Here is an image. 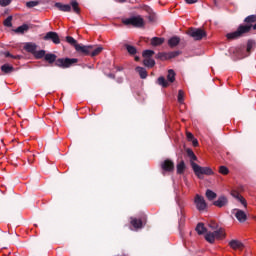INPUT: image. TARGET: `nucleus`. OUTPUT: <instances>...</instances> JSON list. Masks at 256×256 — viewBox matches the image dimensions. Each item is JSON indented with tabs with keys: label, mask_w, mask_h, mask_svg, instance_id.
Returning <instances> with one entry per match:
<instances>
[{
	"label": "nucleus",
	"mask_w": 256,
	"mask_h": 256,
	"mask_svg": "<svg viewBox=\"0 0 256 256\" xmlns=\"http://www.w3.org/2000/svg\"><path fill=\"white\" fill-rule=\"evenodd\" d=\"M163 43H165V38L153 37L151 39V45H153V47H159V45H163Z\"/></svg>",
	"instance_id": "18"
},
{
	"label": "nucleus",
	"mask_w": 256,
	"mask_h": 256,
	"mask_svg": "<svg viewBox=\"0 0 256 256\" xmlns=\"http://www.w3.org/2000/svg\"><path fill=\"white\" fill-rule=\"evenodd\" d=\"M70 5H71L74 13H77V15H79L81 13V8H79V2H77V0H72L70 2Z\"/></svg>",
	"instance_id": "25"
},
{
	"label": "nucleus",
	"mask_w": 256,
	"mask_h": 256,
	"mask_svg": "<svg viewBox=\"0 0 256 256\" xmlns=\"http://www.w3.org/2000/svg\"><path fill=\"white\" fill-rule=\"evenodd\" d=\"M187 156L190 158V163H195L194 161H197V156L195 155V152L191 149L186 150Z\"/></svg>",
	"instance_id": "31"
},
{
	"label": "nucleus",
	"mask_w": 256,
	"mask_h": 256,
	"mask_svg": "<svg viewBox=\"0 0 256 256\" xmlns=\"http://www.w3.org/2000/svg\"><path fill=\"white\" fill-rule=\"evenodd\" d=\"M187 139L189 140V141H193V134L191 133V132H187Z\"/></svg>",
	"instance_id": "48"
},
{
	"label": "nucleus",
	"mask_w": 256,
	"mask_h": 256,
	"mask_svg": "<svg viewBox=\"0 0 256 256\" xmlns=\"http://www.w3.org/2000/svg\"><path fill=\"white\" fill-rule=\"evenodd\" d=\"M135 61H139V56H135Z\"/></svg>",
	"instance_id": "54"
},
{
	"label": "nucleus",
	"mask_w": 256,
	"mask_h": 256,
	"mask_svg": "<svg viewBox=\"0 0 256 256\" xmlns=\"http://www.w3.org/2000/svg\"><path fill=\"white\" fill-rule=\"evenodd\" d=\"M156 59H160L161 61L169 60V52H159L156 55Z\"/></svg>",
	"instance_id": "30"
},
{
	"label": "nucleus",
	"mask_w": 256,
	"mask_h": 256,
	"mask_svg": "<svg viewBox=\"0 0 256 256\" xmlns=\"http://www.w3.org/2000/svg\"><path fill=\"white\" fill-rule=\"evenodd\" d=\"M243 37V33H227L226 38L228 41H235L237 39H241Z\"/></svg>",
	"instance_id": "16"
},
{
	"label": "nucleus",
	"mask_w": 256,
	"mask_h": 256,
	"mask_svg": "<svg viewBox=\"0 0 256 256\" xmlns=\"http://www.w3.org/2000/svg\"><path fill=\"white\" fill-rule=\"evenodd\" d=\"M136 73L139 74L141 79H147V69H145L144 67L141 66H137L135 69Z\"/></svg>",
	"instance_id": "17"
},
{
	"label": "nucleus",
	"mask_w": 256,
	"mask_h": 256,
	"mask_svg": "<svg viewBox=\"0 0 256 256\" xmlns=\"http://www.w3.org/2000/svg\"><path fill=\"white\" fill-rule=\"evenodd\" d=\"M235 217L240 223L247 221V214L243 210H236Z\"/></svg>",
	"instance_id": "11"
},
{
	"label": "nucleus",
	"mask_w": 256,
	"mask_h": 256,
	"mask_svg": "<svg viewBox=\"0 0 256 256\" xmlns=\"http://www.w3.org/2000/svg\"><path fill=\"white\" fill-rule=\"evenodd\" d=\"M209 227H210L211 229H217V224H216L215 222H211V223L209 224Z\"/></svg>",
	"instance_id": "50"
},
{
	"label": "nucleus",
	"mask_w": 256,
	"mask_h": 256,
	"mask_svg": "<svg viewBox=\"0 0 256 256\" xmlns=\"http://www.w3.org/2000/svg\"><path fill=\"white\" fill-rule=\"evenodd\" d=\"M161 168L168 172V173H171V171H174L175 169V164L173 163V161L167 159V160H164L162 163H161Z\"/></svg>",
	"instance_id": "8"
},
{
	"label": "nucleus",
	"mask_w": 256,
	"mask_h": 256,
	"mask_svg": "<svg viewBox=\"0 0 256 256\" xmlns=\"http://www.w3.org/2000/svg\"><path fill=\"white\" fill-rule=\"evenodd\" d=\"M232 197H234L235 199H238V201H240V203L242 205H244L245 207H247V202L245 201V198H243V196H241L239 193L237 192H232L231 193Z\"/></svg>",
	"instance_id": "28"
},
{
	"label": "nucleus",
	"mask_w": 256,
	"mask_h": 256,
	"mask_svg": "<svg viewBox=\"0 0 256 256\" xmlns=\"http://www.w3.org/2000/svg\"><path fill=\"white\" fill-rule=\"evenodd\" d=\"M35 59H43V57H45V50H40V51H35V53L33 54Z\"/></svg>",
	"instance_id": "39"
},
{
	"label": "nucleus",
	"mask_w": 256,
	"mask_h": 256,
	"mask_svg": "<svg viewBox=\"0 0 256 256\" xmlns=\"http://www.w3.org/2000/svg\"><path fill=\"white\" fill-rule=\"evenodd\" d=\"M194 41H201V39H205L207 37L206 33H190L189 34Z\"/></svg>",
	"instance_id": "22"
},
{
	"label": "nucleus",
	"mask_w": 256,
	"mask_h": 256,
	"mask_svg": "<svg viewBox=\"0 0 256 256\" xmlns=\"http://www.w3.org/2000/svg\"><path fill=\"white\" fill-rule=\"evenodd\" d=\"M186 33H206L205 30L203 28H193L190 27Z\"/></svg>",
	"instance_id": "37"
},
{
	"label": "nucleus",
	"mask_w": 256,
	"mask_h": 256,
	"mask_svg": "<svg viewBox=\"0 0 256 256\" xmlns=\"http://www.w3.org/2000/svg\"><path fill=\"white\" fill-rule=\"evenodd\" d=\"M127 0H118L119 3H125Z\"/></svg>",
	"instance_id": "53"
},
{
	"label": "nucleus",
	"mask_w": 256,
	"mask_h": 256,
	"mask_svg": "<svg viewBox=\"0 0 256 256\" xmlns=\"http://www.w3.org/2000/svg\"><path fill=\"white\" fill-rule=\"evenodd\" d=\"M55 7H57V9H59V11H63L64 13L71 12V5H69V4H62L60 2H57L55 4Z\"/></svg>",
	"instance_id": "13"
},
{
	"label": "nucleus",
	"mask_w": 256,
	"mask_h": 256,
	"mask_svg": "<svg viewBox=\"0 0 256 256\" xmlns=\"http://www.w3.org/2000/svg\"><path fill=\"white\" fill-rule=\"evenodd\" d=\"M34 27L35 26L33 24H23L15 30V33H25L27 31L33 30Z\"/></svg>",
	"instance_id": "10"
},
{
	"label": "nucleus",
	"mask_w": 256,
	"mask_h": 256,
	"mask_svg": "<svg viewBox=\"0 0 256 256\" xmlns=\"http://www.w3.org/2000/svg\"><path fill=\"white\" fill-rule=\"evenodd\" d=\"M147 12H148L149 23H157V14L155 12H153V9L148 8Z\"/></svg>",
	"instance_id": "15"
},
{
	"label": "nucleus",
	"mask_w": 256,
	"mask_h": 256,
	"mask_svg": "<svg viewBox=\"0 0 256 256\" xmlns=\"http://www.w3.org/2000/svg\"><path fill=\"white\" fill-rule=\"evenodd\" d=\"M143 63L145 67H149V68L155 67V61L152 58H145Z\"/></svg>",
	"instance_id": "34"
},
{
	"label": "nucleus",
	"mask_w": 256,
	"mask_h": 256,
	"mask_svg": "<svg viewBox=\"0 0 256 256\" xmlns=\"http://www.w3.org/2000/svg\"><path fill=\"white\" fill-rule=\"evenodd\" d=\"M229 247H231V249H234L235 251H237V249H243V244L239 240H231L229 242Z\"/></svg>",
	"instance_id": "14"
},
{
	"label": "nucleus",
	"mask_w": 256,
	"mask_h": 256,
	"mask_svg": "<svg viewBox=\"0 0 256 256\" xmlns=\"http://www.w3.org/2000/svg\"><path fill=\"white\" fill-rule=\"evenodd\" d=\"M76 51H78V53H84V55H90V57H97V55L103 51V46L76 45Z\"/></svg>",
	"instance_id": "3"
},
{
	"label": "nucleus",
	"mask_w": 256,
	"mask_h": 256,
	"mask_svg": "<svg viewBox=\"0 0 256 256\" xmlns=\"http://www.w3.org/2000/svg\"><path fill=\"white\" fill-rule=\"evenodd\" d=\"M24 49L25 51H27V53H31L32 55H34L35 51H37V44L33 42H28L24 45Z\"/></svg>",
	"instance_id": "12"
},
{
	"label": "nucleus",
	"mask_w": 256,
	"mask_h": 256,
	"mask_svg": "<svg viewBox=\"0 0 256 256\" xmlns=\"http://www.w3.org/2000/svg\"><path fill=\"white\" fill-rule=\"evenodd\" d=\"M255 47V40H248L246 45L237 47L235 52L237 59H245V57H249V55L255 51Z\"/></svg>",
	"instance_id": "2"
},
{
	"label": "nucleus",
	"mask_w": 256,
	"mask_h": 256,
	"mask_svg": "<svg viewBox=\"0 0 256 256\" xmlns=\"http://www.w3.org/2000/svg\"><path fill=\"white\" fill-rule=\"evenodd\" d=\"M179 55H181L179 51L168 52V59H175V57H179Z\"/></svg>",
	"instance_id": "42"
},
{
	"label": "nucleus",
	"mask_w": 256,
	"mask_h": 256,
	"mask_svg": "<svg viewBox=\"0 0 256 256\" xmlns=\"http://www.w3.org/2000/svg\"><path fill=\"white\" fill-rule=\"evenodd\" d=\"M1 71L5 75H7L9 73H13V71H15V68L12 65L4 64V65L1 66Z\"/></svg>",
	"instance_id": "19"
},
{
	"label": "nucleus",
	"mask_w": 256,
	"mask_h": 256,
	"mask_svg": "<svg viewBox=\"0 0 256 256\" xmlns=\"http://www.w3.org/2000/svg\"><path fill=\"white\" fill-rule=\"evenodd\" d=\"M192 143L194 147H197L199 145V141H197V139H193Z\"/></svg>",
	"instance_id": "52"
},
{
	"label": "nucleus",
	"mask_w": 256,
	"mask_h": 256,
	"mask_svg": "<svg viewBox=\"0 0 256 256\" xmlns=\"http://www.w3.org/2000/svg\"><path fill=\"white\" fill-rule=\"evenodd\" d=\"M191 167L198 179H203V175H214L213 169H211V167H201L195 162H191Z\"/></svg>",
	"instance_id": "5"
},
{
	"label": "nucleus",
	"mask_w": 256,
	"mask_h": 256,
	"mask_svg": "<svg viewBox=\"0 0 256 256\" xmlns=\"http://www.w3.org/2000/svg\"><path fill=\"white\" fill-rule=\"evenodd\" d=\"M158 85H161V87H169V82H167L165 77L161 76L158 78Z\"/></svg>",
	"instance_id": "38"
},
{
	"label": "nucleus",
	"mask_w": 256,
	"mask_h": 256,
	"mask_svg": "<svg viewBox=\"0 0 256 256\" xmlns=\"http://www.w3.org/2000/svg\"><path fill=\"white\" fill-rule=\"evenodd\" d=\"M205 196L208 201H215V199H217V193L213 192L211 189L206 190Z\"/></svg>",
	"instance_id": "21"
},
{
	"label": "nucleus",
	"mask_w": 256,
	"mask_h": 256,
	"mask_svg": "<svg viewBox=\"0 0 256 256\" xmlns=\"http://www.w3.org/2000/svg\"><path fill=\"white\" fill-rule=\"evenodd\" d=\"M180 225H183V223H185V216L182 214L180 221H179Z\"/></svg>",
	"instance_id": "51"
},
{
	"label": "nucleus",
	"mask_w": 256,
	"mask_h": 256,
	"mask_svg": "<svg viewBox=\"0 0 256 256\" xmlns=\"http://www.w3.org/2000/svg\"><path fill=\"white\" fill-rule=\"evenodd\" d=\"M167 80L169 83L175 82V71L173 69L168 70Z\"/></svg>",
	"instance_id": "35"
},
{
	"label": "nucleus",
	"mask_w": 256,
	"mask_h": 256,
	"mask_svg": "<svg viewBox=\"0 0 256 256\" xmlns=\"http://www.w3.org/2000/svg\"><path fill=\"white\" fill-rule=\"evenodd\" d=\"M219 173H221V175H228L229 174V168L226 167V166H220Z\"/></svg>",
	"instance_id": "44"
},
{
	"label": "nucleus",
	"mask_w": 256,
	"mask_h": 256,
	"mask_svg": "<svg viewBox=\"0 0 256 256\" xmlns=\"http://www.w3.org/2000/svg\"><path fill=\"white\" fill-rule=\"evenodd\" d=\"M205 239L206 241H208V243H215V235L213 234V232H207L205 235Z\"/></svg>",
	"instance_id": "36"
},
{
	"label": "nucleus",
	"mask_w": 256,
	"mask_h": 256,
	"mask_svg": "<svg viewBox=\"0 0 256 256\" xmlns=\"http://www.w3.org/2000/svg\"><path fill=\"white\" fill-rule=\"evenodd\" d=\"M45 61H48L50 64L55 63L56 67H61L62 69H67L71 67V65L77 63L76 58H59L57 59V55L48 53L44 56Z\"/></svg>",
	"instance_id": "1"
},
{
	"label": "nucleus",
	"mask_w": 256,
	"mask_h": 256,
	"mask_svg": "<svg viewBox=\"0 0 256 256\" xmlns=\"http://www.w3.org/2000/svg\"><path fill=\"white\" fill-rule=\"evenodd\" d=\"M122 23L123 25H126V27H135L136 29H141V27H144L145 25V20L143 17L138 15L129 18H123Z\"/></svg>",
	"instance_id": "4"
},
{
	"label": "nucleus",
	"mask_w": 256,
	"mask_h": 256,
	"mask_svg": "<svg viewBox=\"0 0 256 256\" xmlns=\"http://www.w3.org/2000/svg\"><path fill=\"white\" fill-rule=\"evenodd\" d=\"M181 39L179 37L174 36L168 40L169 47H177L178 43H180Z\"/></svg>",
	"instance_id": "26"
},
{
	"label": "nucleus",
	"mask_w": 256,
	"mask_h": 256,
	"mask_svg": "<svg viewBox=\"0 0 256 256\" xmlns=\"http://www.w3.org/2000/svg\"><path fill=\"white\" fill-rule=\"evenodd\" d=\"M194 204L200 213H203L207 211V201H205V198L199 194H196L194 197Z\"/></svg>",
	"instance_id": "6"
},
{
	"label": "nucleus",
	"mask_w": 256,
	"mask_h": 256,
	"mask_svg": "<svg viewBox=\"0 0 256 256\" xmlns=\"http://www.w3.org/2000/svg\"><path fill=\"white\" fill-rule=\"evenodd\" d=\"M184 101H185V92H183V90H179L178 91V103L183 104Z\"/></svg>",
	"instance_id": "40"
},
{
	"label": "nucleus",
	"mask_w": 256,
	"mask_h": 256,
	"mask_svg": "<svg viewBox=\"0 0 256 256\" xmlns=\"http://www.w3.org/2000/svg\"><path fill=\"white\" fill-rule=\"evenodd\" d=\"M212 205H214V207H218V209H223V207H227V205H229V198L226 195H220L215 201H213Z\"/></svg>",
	"instance_id": "7"
},
{
	"label": "nucleus",
	"mask_w": 256,
	"mask_h": 256,
	"mask_svg": "<svg viewBox=\"0 0 256 256\" xmlns=\"http://www.w3.org/2000/svg\"><path fill=\"white\" fill-rule=\"evenodd\" d=\"M44 41H52L55 45H59V43H61V39H59V35L57 33H47L44 36Z\"/></svg>",
	"instance_id": "9"
},
{
	"label": "nucleus",
	"mask_w": 256,
	"mask_h": 256,
	"mask_svg": "<svg viewBox=\"0 0 256 256\" xmlns=\"http://www.w3.org/2000/svg\"><path fill=\"white\" fill-rule=\"evenodd\" d=\"M244 23L245 24H241V25H254L253 23H256V14H252V15L247 16L244 19Z\"/></svg>",
	"instance_id": "20"
},
{
	"label": "nucleus",
	"mask_w": 256,
	"mask_h": 256,
	"mask_svg": "<svg viewBox=\"0 0 256 256\" xmlns=\"http://www.w3.org/2000/svg\"><path fill=\"white\" fill-rule=\"evenodd\" d=\"M131 225L134 229H141L143 227V221H141V219L132 218Z\"/></svg>",
	"instance_id": "23"
},
{
	"label": "nucleus",
	"mask_w": 256,
	"mask_h": 256,
	"mask_svg": "<svg viewBox=\"0 0 256 256\" xmlns=\"http://www.w3.org/2000/svg\"><path fill=\"white\" fill-rule=\"evenodd\" d=\"M176 169H177V173L178 175H183V173H185V161H180L177 166H176Z\"/></svg>",
	"instance_id": "27"
},
{
	"label": "nucleus",
	"mask_w": 256,
	"mask_h": 256,
	"mask_svg": "<svg viewBox=\"0 0 256 256\" xmlns=\"http://www.w3.org/2000/svg\"><path fill=\"white\" fill-rule=\"evenodd\" d=\"M196 231L198 235H203L204 233H207V228H205V225L203 223H198L196 226Z\"/></svg>",
	"instance_id": "29"
},
{
	"label": "nucleus",
	"mask_w": 256,
	"mask_h": 256,
	"mask_svg": "<svg viewBox=\"0 0 256 256\" xmlns=\"http://www.w3.org/2000/svg\"><path fill=\"white\" fill-rule=\"evenodd\" d=\"M6 57H11L12 59H18L19 56H13L11 53L7 52Z\"/></svg>",
	"instance_id": "49"
},
{
	"label": "nucleus",
	"mask_w": 256,
	"mask_h": 256,
	"mask_svg": "<svg viewBox=\"0 0 256 256\" xmlns=\"http://www.w3.org/2000/svg\"><path fill=\"white\" fill-rule=\"evenodd\" d=\"M66 41L67 43H70V45H74L75 47H77V45H81V44H77V40H75V38L71 36H67Z\"/></svg>",
	"instance_id": "41"
},
{
	"label": "nucleus",
	"mask_w": 256,
	"mask_h": 256,
	"mask_svg": "<svg viewBox=\"0 0 256 256\" xmlns=\"http://www.w3.org/2000/svg\"><path fill=\"white\" fill-rule=\"evenodd\" d=\"M37 5H39L38 1H29L26 3V7H28L29 9H32V7H37Z\"/></svg>",
	"instance_id": "45"
},
{
	"label": "nucleus",
	"mask_w": 256,
	"mask_h": 256,
	"mask_svg": "<svg viewBox=\"0 0 256 256\" xmlns=\"http://www.w3.org/2000/svg\"><path fill=\"white\" fill-rule=\"evenodd\" d=\"M214 234V239H225V231L222 228L212 232Z\"/></svg>",
	"instance_id": "24"
},
{
	"label": "nucleus",
	"mask_w": 256,
	"mask_h": 256,
	"mask_svg": "<svg viewBox=\"0 0 256 256\" xmlns=\"http://www.w3.org/2000/svg\"><path fill=\"white\" fill-rule=\"evenodd\" d=\"M11 21H13V16H8V17L4 20V22H3L4 26H5V27H11V25H12Z\"/></svg>",
	"instance_id": "43"
},
{
	"label": "nucleus",
	"mask_w": 256,
	"mask_h": 256,
	"mask_svg": "<svg viewBox=\"0 0 256 256\" xmlns=\"http://www.w3.org/2000/svg\"><path fill=\"white\" fill-rule=\"evenodd\" d=\"M13 0H0V7H7L11 5Z\"/></svg>",
	"instance_id": "46"
},
{
	"label": "nucleus",
	"mask_w": 256,
	"mask_h": 256,
	"mask_svg": "<svg viewBox=\"0 0 256 256\" xmlns=\"http://www.w3.org/2000/svg\"><path fill=\"white\" fill-rule=\"evenodd\" d=\"M153 55H155V51L153 50H144L142 52V57H144V59H151Z\"/></svg>",
	"instance_id": "33"
},
{
	"label": "nucleus",
	"mask_w": 256,
	"mask_h": 256,
	"mask_svg": "<svg viewBox=\"0 0 256 256\" xmlns=\"http://www.w3.org/2000/svg\"><path fill=\"white\" fill-rule=\"evenodd\" d=\"M188 5H193L197 3L198 0H184Z\"/></svg>",
	"instance_id": "47"
},
{
	"label": "nucleus",
	"mask_w": 256,
	"mask_h": 256,
	"mask_svg": "<svg viewBox=\"0 0 256 256\" xmlns=\"http://www.w3.org/2000/svg\"><path fill=\"white\" fill-rule=\"evenodd\" d=\"M48 33H55V32H53V31H49Z\"/></svg>",
	"instance_id": "55"
},
{
	"label": "nucleus",
	"mask_w": 256,
	"mask_h": 256,
	"mask_svg": "<svg viewBox=\"0 0 256 256\" xmlns=\"http://www.w3.org/2000/svg\"><path fill=\"white\" fill-rule=\"evenodd\" d=\"M125 48L127 50V52L129 53V55H136L137 54V48H135L132 45L129 44H125Z\"/></svg>",
	"instance_id": "32"
}]
</instances>
